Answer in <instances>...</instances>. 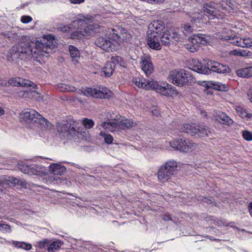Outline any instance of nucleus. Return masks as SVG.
Segmentation results:
<instances>
[{
    "instance_id": "nucleus-37",
    "label": "nucleus",
    "mask_w": 252,
    "mask_h": 252,
    "mask_svg": "<svg viewBox=\"0 0 252 252\" xmlns=\"http://www.w3.org/2000/svg\"><path fill=\"white\" fill-rule=\"evenodd\" d=\"M100 135L104 138V141L106 143L110 144L112 143L113 141V136L110 134H107L104 131H101Z\"/></svg>"
},
{
    "instance_id": "nucleus-35",
    "label": "nucleus",
    "mask_w": 252,
    "mask_h": 252,
    "mask_svg": "<svg viewBox=\"0 0 252 252\" xmlns=\"http://www.w3.org/2000/svg\"><path fill=\"white\" fill-rule=\"evenodd\" d=\"M57 128L59 132H65L67 131H70L69 126L66 122L59 123L57 125Z\"/></svg>"
},
{
    "instance_id": "nucleus-7",
    "label": "nucleus",
    "mask_w": 252,
    "mask_h": 252,
    "mask_svg": "<svg viewBox=\"0 0 252 252\" xmlns=\"http://www.w3.org/2000/svg\"><path fill=\"white\" fill-rule=\"evenodd\" d=\"M164 28V23L161 20L154 21L149 25L147 42L150 48L155 50L161 48L159 36L163 33Z\"/></svg>"
},
{
    "instance_id": "nucleus-13",
    "label": "nucleus",
    "mask_w": 252,
    "mask_h": 252,
    "mask_svg": "<svg viewBox=\"0 0 252 252\" xmlns=\"http://www.w3.org/2000/svg\"><path fill=\"white\" fill-rule=\"evenodd\" d=\"M169 143L173 149L184 153L191 152L196 148L195 143L185 137L178 138Z\"/></svg>"
},
{
    "instance_id": "nucleus-31",
    "label": "nucleus",
    "mask_w": 252,
    "mask_h": 252,
    "mask_svg": "<svg viewBox=\"0 0 252 252\" xmlns=\"http://www.w3.org/2000/svg\"><path fill=\"white\" fill-rule=\"evenodd\" d=\"M12 244L18 249H22L26 251H30L32 249V245L25 242L13 241Z\"/></svg>"
},
{
    "instance_id": "nucleus-17",
    "label": "nucleus",
    "mask_w": 252,
    "mask_h": 252,
    "mask_svg": "<svg viewBox=\"0 0 252 252\" xmlns=\"http://www.w3.org/2000/svg\"><path fill=\"white\" fill-rule=\"evenodd\" d=\"M180 35L175 30L169 29L163 32L162 34L159 36V42L163 45H169L171 41L174 40L175 41H180Z\"/></svg>"
},
{
    "instance_id": "nucleus-38",
    "label": "nucleus",
    "mask_w": 252,
    "mask_h": 252,
    "mask_svg": "<svg viewBox=\"0 0 252 252\" xmlns=\"http://www.w3.org/2000/svg\"><path fill=\"white\" fill-rule=\"evenodd\" d=\"M82 124L87 129L91 128L94 125V121L88 118H84L82 122Z\"/></svg>"
},
{
    "instance_id": "nucleus-29",
    "label": "nucleus",
    "mask_w": 252,
    "mask_h": 252,
    "mask_svg": "<svg viewBox=\"0 0 252 252\" xmlns=\"http://www.w3.org/2000/svg\"><path fill=\"white\" fill-rule=\"evenodd\" d=\"M235 110L237 114L243 119L248 120L252 117V114L249 113L246 109L242 106H237Z\"/></svg>"
},
{
    "instance_id": "nucleus-54",
    "label": "nucleus",
    "mask_w": 252,
    "mask_h": 252,
    "mask_svg": "<svg viewBox=\"0 0 252 252\" xmlns=\"http://www.w3.org/2000/svg\"><path fill=\"white\" fill-rule=\"evenodd\" d=\"M4 114H5V110L2 107L0 106V116L4 115Z\"/></svg>"
},
{
    "instance_id": "nucleus-18",
    "label": "nucleus",
    "mask_w": 252,
    "mask_h": 252,
    "mask_svg": "<svg viewBox=\"0 0 252 252\" xmlns=\"http://www.w3.org/2000/svg\"><path fill=\"white\" fill-rule=\"evenodd\" d=\"M140 65L141 69L147 76H150L154 71V66L151 57L148 54H144L140 57Z\"/></svg>"
},
{
    "instance_id": "nucleus-43",
    "label": "nucleus",
    "mask_w": 252,
    "mask_h": 252,
    "mask_svg": "<svg viewBox=\"0 0 252 252\" xmlns=\"http://www.w3.org/2000/svg\"><path fill=\"white\" fill-rule=\"evenodd\" d=\"M0 231L2 232H10L11 227L9 225L5 223H0Z\"/></svg>"
},
{
    "instance_id": "nucleus-22",
    "label": "nucleus",
    "mask_w": 252,
    "mask_h": 252,
    "mask_svg": "<svg viewBox=\"0 0 252 252\" xmlns=\"http://www.w3.org/2000/svg\"><path fill=\"white\" fill-rule=\"evenodd\" d=\"M23 172L28 174L32 175H36L42 176L46 174L47 172L46 168L40 165H33L32 166H26L25 169H23Z\"/></svg>"
},
{
    "instance_id": "nucleus-5",
    "label": "nucleus",
    "mask_w": 252,
    "mask_h": 252,
    "mask_svg": "<svg viewBox=\"0 0 252 252\" xmlns=\"http://www.w3.org/2000/svg\"><path fill=\"white\" fill-rule=\"evenodd\" d=\"M20 122L31 128L39 127L41 129L51 128L50 123L37 111L32 109H25L20 114Z\"/></svg>"
},
{
    "instance_id": "nucleus-58",
    "label": "nucleus",
    "mask_w": 252,
    "mask_h": 252,
    "mask_svg": "<svg viewBox=\"0 0 252 252\" xmlns=\"http://www.w3.org/2000/svg\"><path fill=\"white\" fill-rule=\"evenodd\" d=\"M45 1H49V0H44Z\"/></svg>"
},
{
    "instance_id": "nucleus-41",
    "label": "nucleus",
    "mask_w": 252,
    "mask_h": 252,
    "mask_svg": "<svg viewBox=\"0 0 252 252\" xmlns=\"http://www.w3.org/2000/svg\"><path fill=\"white\" fill-rule=\"evenodd\" d=\"M243 138L246 141L252 140V132L249 130H245L242 131Z\"/></svg>"
},
{
    "instance_id": "nucleus-15",
    "label": "nucleus",
    "mask_w": 252,
    "mask_h": 252,
    "mask_svg": "<svg viewBox=\"0 0 252 252\" xmlns=\"http://www.w3.org/2000/svg\"><path fill=\"white\" fill-rule=\"evenodd\" d=\"M93 19V18L92 16L85 17L83 15H79L70 25L67 26L60 24L58 26V29L63 32L69 33L72 31L73 27H75L76 25H77V28L78 29H81V27L83 25L92 22Z\"/></svg>"
},
{
    "instance_id": "nucleus-11",
    "label": "nucleus",
    "mask_w": 252,
    "mask_h": 252,
    "mask_svg": "<svg viewBox=\"0 0 252 252\" xmlns=\"http://www.w3.org/2000/svg\"><path fill=\"white\" fill-rule=\"evenodd\" d=\"M178 167L176 161L171 160L161 165L157 173L158 181L161 183L168 182L174 175V172Z\"/></svg>"
},
{
    "instance_id": "nucleus-24",
    "label": "nucleus",
    "mask_w": 252,
    "mask_h": 252,
    "mask_svg": "<svg viewBox=\"0 0 252 252\" xmlns=\"http://www.w3.org/2000/svg\"><path fill=\"white\" fill-rule=\"evenodd\" d=\"M215 119L220 124L227 126H231L233 124V121L225 113L220 112L216 116Z\"/></svg>"
},
{
    "instance_id": "nucleus-26",
    "label": "nucleus",
    "mask_w": 252,
    "mask_h": 252,
    "mask_svg": "<svg viewBox=\"0 0 252 252\" xmlns=\"http://www.w3.org/2000/svg\"><path fill=\"white\" fill-rule=\"evenodd\" d=\"M50 171L55 175H61L66 170L64 166L59 163H53L50 165Z\"/></svg>"
},
{
    "instance_id": "nucleus-32",
    "label": "nucleus",
    "mask_w": 252,
    "mask_h": 252,
    "mask_svg": "<svg viewBox=\"0 0 252 252\" xmlns=\"http://www.w3.org/2000/svg\"><path fill=\"white\" fill-rule=\"evenodd\" d=\"M115 67L112 63L107 61L103 68V72L106 77H110L114 71Z\"/></svg>"
},
{
    "instance_id": "nucleus-59",
    "label": "nucleus",
    "mask_w": 252,
    "mask_h": 252,
    "mask_svg": "<svg viewBox=\"0 0 252 252\" xmlns=\"http://www.w3.org/2000/svg\"><path fill=\"white\" fill-rule=\"evenodd\" d=\"M195 0V1H198V0Z\"/></svg>"
},
{
    "instance_id": "nucleus-44",
    "label": "nucleus",
    "mask_w": 252,
    "mask_h": 252,
    "mask_svg": "<svg viewBox=\"0 0 252 252\" xmlns=\"http://www.w3.org/2000/svg\"><path fill=\"white\" fill-rule=\"evenodd\" d=\"M32 20V17L30 16L24 15L21 17V21L23 23L27 24L31 22Z\"/></svg>"
},
{
    "instance_id": "nucleus-4",
    "label": "nucleus",
    "mask_w": 252,
    "mask_h": 252,
    "mask_svg": "<svg viewBox=\"0 0 252 252\" xmlns=\"http://www.w3.org/2000/svg\"><path fill=\"white\" fill-rule=\"evenodd\" d=\"M132 85L138 88L145 90H155L157 93L166 96L174 97L178 94L176 88L172 85L163 82L158 84L153 79L147 80L142 77L133 78L131 81Z\"/></svg>"
},
{
    "instance_id": "nucleus-55",
    "label": "nucleus",
    "mask_w": 252,
    "mask_h": 252,
    "mask_svg": "<svg viewBox=\"0 0 252 252\" xmlns=\"http://www.w3.org/2000/svg\"><path fill=\"white\" fill-rule=\"evenodd\" d=\"M201 114L203 116H204V117H207V113L206 111H204V110H202L201 111Z\"/></svg>"
},
{
    "instance_id": "nucleus-47",
    "label": "nucleus",
    "mask_w": 252,
    "mask_h": 252,
    "mask_svg": "<svg viewBox=\"0 0 252 252\" xmlns=\"http://www.w3.org/2000/svg\"><path fill=\"white\" fill-rule=\"evenodd\" d=\"M198 200L199 201H201L203 202L206 203L207 204H212L213 202L211 199L202 196H198Z\"/></svg>"
},
{
    "instance_id": "nucleus-8",
    "label": "nucleus",
    "mask_w": 252,
    "mask_h": 252,
    "mask_svg": "<svg viewBox=\"0 0 252 252\" xmlns=\"http://www.w3.org/2000/svg\"><path fill=\"white\" fill-rule=\"evenodd\" d=\"M136 124L132 120L125 118L122 119H114L102 123L100 126L104 129L111 132L121 131L126 128L133 127Z\"/></svg>"
},
{
    "instance_id": "nucleus-49",
    "label": "nucleus",
    "mask_w": 252,
    "mask_h": 252,
    "mask_svg": "<svg viewBox=\"0 0 252 252\" xmlns=\"http://www.w3.org/2000/svg\"><path fill=\"white\" fill-rule=\"evenodd\" d=\"M118 64L123 67H126V63L122 57H120Z\"/></svg>"
},
{
    "instance_id": "nucleus-10",
    "label": "nucleus",
    "mask_w": 252,
    "mask_h": 252,
    "mask_svg": "<svg viewBox=\"0 0 252 252\" xmlns=\"http://www.w3.org/2000/svg\"><path fill=\"white\" fill-rule=\"evenodd\" d=\"M79 94L95 98L105 99L113 97V93L107 88L100 86L98 88L86 87L79 90Z\"/></svg>"
},
{
    "instance_id": "nucleus-14",
    "label": "nucleus",
    "mask_w": 252,
    "mask_h": 252,
    "mask_svg": "<svg viewBox=\"0 0 252 252\" xmlns=\"http://www.w3.org/2000/svg\"><path fill=\"white\" fill-rule=\"evenodd\" d=\"M209 38L205 34L201 33L193 34L189 39V43L185 45V47L191 52H196L200 45H205L209 42Z\"/></svg>"
},
{
    "instance_id": "nucleus-16",
    "label": "nucleus",
    "mask_w": 252,
    "mask_h": 252,
    "mask_svg": "<svg viewBox=\"0 0 252 252\" xmlns=\"http://www.w3.org/2000/svg\"><path fill=\"white\" fill-rule=\"evenodd\" d=\"M62 244L60 241H52L48 239H44L38 242L36 247L40 249H46L48 252H54L58 250Z\"/></svg>"
},
{
    "instance_id": "nucleus-39",
    "label": "nucleus",
    "mask_w": 252,
    "mask_h": 252,
    "mask_svg": "<svg viewBox=\"0 0 252 252\" xmlns=\"http://www.w3.org/2000/svg\"><path fill=\"white\" fill-rule=\"evenodd\" d=\"M33 94H38L35 91H20L18 93V96L22 98H31V95H32Z\"/></svg>"
},
{
    "instance_id": "nucleus-28",
    "label": "nucleus",
    "mask_w": 252,
    "mask_h": 252,
    "mask_svg": "<svg viewBox=\"0 0 252 252\" xmlns=\"http://www.w3.org/2000/svg\"><path fill=\"white\" fill-rule=\"evenodd\" d=\"M84 31L86 34L91 35L95 33L99 32L100 31V27L97 24H93L86 26Z\"/></svg>"
},
{
    "instance_id": "nucleus-51",
    "label": "nucleus",
    "mask_w": 252,
    "mask_h": 252,
    "mask_svg": "<svg viewBox=\"0 0 252 252\" xmlns=\"http://www.w3.org/2000/svg\"><path fill=\"white\" fill-rule=\"evenodd\" d=\"M165 0H147V2L150 3H160L164 1Z\"/></svg>"
},
{
    "instance_id": "nucleus-33",
    "label": "nucleus",
    "mask_w": 252,
    "mask_h": 252,
    "mask_svg": "<svg viewBox=\"0 0 252 252\" xmlns=\"http://www.w3.org/2000/svg\"><path fill=\"white\" fill-rule=\"evenodd\" d=\"M231 54L235 56L249 57L252 55L251 52L248 50L236 49L231 51Z\"/></svg>"
},
{
    "instance_id": "nucleus-6",
    "label": "nucleus",
    "mask_w": 252,
    "mask_h": 252,
    "mask_svg": "<svg viewBox=\"0 0 252 252\" xmlns=\"http://www.w3.org/2000/svg\"><path fill=\"white\" fill-rule=\"evenodd\" d=\"M216 37L227 40L232 44L243 48H250L252 46V38L235 35V32L230 30V26L228 24L220 32L216 33Z\"/></svg>"
},
{
    "instance_id": "nucleus-34",
    "label": "nucleus",
    "mask_w": 252,
    "mask_h": 252,
    "mask_svg": "<svg viewBox=\"0 0 252 252\" xmlns=\"http://www.w3.org/2000/svg\"><path fill=\"white\" fill-rule=\"evenodd\" d=\"M58 89L61 92H74L76 91L75 87L63 83L59 84L58 85Z\"/></svg>"
},
{
    "instance_id": "nucleus-12",
    "label": "nucleus",
    "mask_w": 252,
    "mask_h": 252,
    "mask_svg": "<svg viewBox=\"0 0 252 252\" xmlns=\"http://www.w3.org/2000/svg\"><path fill=\"white\" fill-rule=\"evenodd\" d=\"M180 126L179 131L181 132H186L191 135L204 137L208 136L211 133L210 128L203 125H198L196 124H185Z\"/></svg>"
},
{
    "instance_id": "nucleus-30",
    "label": "nucleus",
    "mask_w": 252,
    "mask_h": 252,
    "mask_svg": "<svg viewBox=\"0 0 252 252\" xmlns=\"http://www.w3.org/2000/svg\"><path fill=\"white\" fill-rule=\"evenodd\" d=\"M236 74L241 77H250L252 76V66L239 69L236 71Z\"/></svg>"
},
{
    "instance_id": "nucleus-53",
    "label": "nucleus",
    "mask_w": 252,
    "mask_h": 252,
    "mask_svg": "<svg viewBox=\"0 0 252 252\" xmlns=\"http://www.w3.org/2000/svg\"><path fill=\"white\" fill-rule=\"evenodd\" d=\"M248 208L250 216L252 217V202L249 204Z\"/></svg>"
},
{
    "instance_id": "nucleus-21",
    "label": "nucleus",
    "mask_w": 252,
    "mask_h": 252,
    "mask_svg": "<svg viewBox=\"0 0 252 252\" xmlns=\"http://www.w3.org/2000/svg\"><path fill=\"white\" fill-rule=\"evenodd\" d=\"M19 180L10 177L3 176L0 177V193L5 192V190L9 187L15 186L18 184Z\"/></svg>"
},
{
    "instance_id": "nucleus-48",
    "label": "nucleus",
    "mask_w": 252,
    "mask_h": 252,
    "mask_svg": "<svg viewBox=\"0 0 252 252\" xmlns=\"http://www.w3.org/2000/svg\"><path fill=\"white\" fill-rule=\"evenodd\" d=\"M216 224L219 226L227 225V222L225 219H220L217 221Z\"/></svg>"
},
{
    "instance_id": "nucleus-19",
    "label": "nucleus",
    "mask_w": 252,
    "mask_h": 252,
    "mask_svg": "<svg viewBox=\"0 0 252 252\" xmlns=\"http://www.w3.org/2000/svg\"><path fill=\"white\" fill-rule=\"evenodd\" d=\"M207 68L211 71L216 72L217 73H226L230 71L229 67L226 65L217 62L210 60L207 63Z\"/></svg>"
},
{
    "instance_id": "nucleus-1",
    "label": "nucleus",
    "mask_w": 252,
    "mask_h": 252,
    "mask_svg": "<svg viewBox=\"0 0 252 252\" xmlns=\"http://www.w3.org/2000/svg\"><path fill=\"white\" fill-rule=\"evenodd\" d=\"M57 42L55 36L52 34L44 35L35 43L20 42L18 45L14 46L10 50L11 55L17 54L22 59L33 57L38 59L41 56H47L52 53V50L56 46Z\"/></svg>"
},
{
    "instance_id": "nucleus-57",
    "label": "nucleus",
    "mask_w": 252,
    "mask_h": 252,
    "mask_svg": "<svg viewBox=\"0 0 252 252\" xmlns=\"http://www.w3.org/2000/svg\"><path fill=\"white\" fill-rule=\"evenodd\" d=\"M214 22L215 23H219L220 22L219 21H218V22L215 21Z\"/></svg>"
},
{
    "instance_id": "nucleus-56",
    "label": "nucleus",
    "mask_w": 252,
    "mask_h": 252,
    "mask_svg": "<svg viewBox=\"0 0 252 252\" xmlns=\"http://www.w3.org/2000/svg\"><path fill=\"white\" fill-rule=\"evenodd\" d=\"M96 128H98L99 129H100V128L98 127V126H96Z\"/></svg>"
},
{
    "instance_id": "nucleus-20",
    "label": "nucleus",
    "mask_w": 252,
    "mask_h": 252,
    "mask_svg": "<svg viewBox=\"0 0 252 252\" xmlns=\"http://www.w3.org/2000/svg\"><path fill=\"white\" fill-rule=\"evenodd\" d=\"M8 84L14 86L36 88L37 85L31 81L21 77H14L8 80Z\"/></svg>"
},
{
    "instance_id": "nucleus-52",
    "label": "nucleus",
    "mask_w": 252,
    "mask_h": 252,
    "mask_svg": "<svg viewBox=\"0 0 252 252\" xmlns=\"http://www.w3.org/2000/svg\"><path fill=\"white\" fill-rule=\"evenodd\" d=\"M248 96L249 99L252 103V89H250L248 92Z\"/></svg>"
},
{
    "instance_id": "nucleus-42",
    "label": "nucleus",
    "mask_w": 252,
    "mask_h": 252,
    "mask_svg": "<svg viewBox=\"0 0 252 252\" xmlns=\"http://www.w3.org/2000/svg\"><path fill=\"white\" fill-rule=\"evenodd\" d=\"M194 27H196L195 25L192 24V26H191L189 24H185L183 27L185 34H187L192 32L193 28Z\"/></svg>"
},
{
    "instance_id": "nucleus-50",
    "label": "nucleus",
    "mask_w": 252,
    "mask_h": 252,
    "mask_svg": "<svg viewBox=\"0 0 252 252\" xmlns=\"http://www.w3.org/2000/svg\"><path fill=\"white\" fill-rule=\"evenodd\" d=\"M85 0H69V1L72 4H80L84 2Z\"/></svg>"
},
{
    "instance_id": "nucleus-9",
    "label": "nucleus",
    "mask_w": 252,
    "mask_h": 252,
    "mask_svg": "<svg viewBox=\"0 0 252 252\" xmlns=\"http://www.w3.org/2000/svg\"><path fill=\"white\" fill-rule=\"evenodd\" d=\"M168 79L173 84L182 87L193 82L194 78L189 72L184 69H174L170 71Z\"/></svg>"
},
{
    "instance_id": "nucleus-46",
    "label": "nucleus",
    "mask_w": 252,
    "mask_h": 252,
    "mask_svg": "<svg viewBox=\"0 0 252 252\" xmlns=\"http://www.w3.org/2000/svg\"><path fill=\"white\" fill-rule=\"evenodd\" d=\"M162 219L165 221L172 220L175 221V220L171 217L170 215L168 213L164 214L162 215Z\"/></svg>"
},
{
    "instance_id": "nucleus-36",
    "label": "nucleus",
    "mask_w": 252,
    "mask_h": 252,
    "mask_svg": "<svg viewBox=\"0 0 252 252\" xmlns=\"http://www.w3.org/2000/svg\"><path fill=\"white\" fill-rule=\"evenodd\" d=\"M79 124V121H71L69 124L70 132L72 131L78 133L81 132L82 128L80 127Z\"/></svg>"
},
{
    "instance_id": "nucleus-23",
    "label": "nucleus",
    "mask_w": 252,
    "mask_h": 252,
    "mask_svg": "<svg viewBox=\"0 0 252 252\" xmlns=\"http://www.w3.org/2000/svg\"><path fill=\"white\" fill-rule=\"evenodd\" d=\"M192 69L199 73L209 74L210 70L206 66L197 59H192Z\"/></svg>"
},
{
    "instance_id": "nucleus-25",
    "label": "nucleus",
    "mask_w": 252,
    "mask_h": 252,
    "mask_svg": "<svg viewBox=\"0 0 252 252\" xmlns=\"http://www.w3.org/2000/svg\"><path fill=\"white\" fill-rule=\"evenodd\" d=\"M69 51L73 63L75 65L79 63V60L80 58V51L74 46L70 45L69 46Z\"/></svg>"
},
{
    "instance_id": "nucleus-40",
    "label": "nucleus",
    "mask_w": 252,
    "mask_h": 252,
    "mask_svg": "<svg viewBox=\"0 0 252 252\" xmlns=\"http://www.w3.org/2000/svg\"><path fill=\"white\" fill-rule=\"evenodd\" d=\"M84 31H76L71 33L70 38L72 39L81 38L84 35Z\"/></svg>"
},
{
    "instance_id": "nucleus-27",
    "label": "nucleus",
    "mask_w": 252,
    "mask_h": 252,
    "mask_svg": "<svg viewBox=\"0 0 252 252\" xmlns=\"http://www.w3.org/2000/svg\"><path fill=\"white\" fill-rule=\"evenodd\" d=\"M204 83H206V82H204ZM206 86L208 88L213 87L214 89L221 91H226L228 89V87L227 85L220 82H206Z\"/></svg>"
},
{
    "instance_id": "nucleus-45",
    "label": "nucleus",
    "mask_w": 252,
    "mask_h": 252,
    "mask_svg": "<svg viewBox=\"0 0 252 252\" xmlns=\"http://www.w3.org/2000/svg\"><path fill=\"white\" fill-rule=\"evenodd\" d=\"M119 57H120V56H113L111 58V60L109 61L108 62L109 63H112V65H114V67L115 68V66L117 64H118Z\"/></svg>"
},
{
    "instance_id": "nucleus-3",
    "label": "nucleus",
    "mask_w": 252,
    "mask_h": 252,
    "mask_svg": "<svg viewBox=\"0 0 252 252\" xmlns=\"http://www.w3.org/2000/svg\"><path fill=\"white\" fill-rule=\"evenodd\" d=\"M132 36L127 31L122 27H116L115 28L107 29L104 36L97 37L95 41V44L102 50L107 52L116 51L119 47V41L128 42Z\"/></svg>"
},
{
    "instance_id": "nucleus-2",
    "label": "nucleus",
    "mask_w": 252,
    "mask_h": 252,
    "mask_svg": "<svg viewBox=\"0 0 252 252\" xmlns=\"http://www.w3.org/2000/svg\"><path fill=\"white\" fill-rule=\"evenodd\" d=\"M222 3L220 5H215V3L210 2L205 3L203 5V11L199 9L195 8L193 12H190V16L191 17V22L193 25H195L196 27H200L203 24L206 23L208 20L204 16V12L207 13L206 17L209 19H215V18L222 20L225 16L224 12H220L217 8H221L223 10H228L230 12V10L233 9L234 4L231 0H225L222 1Z\"/></svg>"
}]
</instances>
